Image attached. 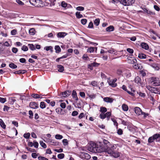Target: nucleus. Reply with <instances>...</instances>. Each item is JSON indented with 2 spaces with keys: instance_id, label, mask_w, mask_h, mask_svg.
<instances>
[{
  "instance_id": "1",
  "label": "nucleus",
  "mask_w": 160,
  "mask_h": 160,
  "mask_svg": "<svg viewBox=\"0 0 160 160\" xmlns=\"http://www.w3.org/2000/svg\"><path fill=\"white\" fill-rule=\"evenodd\" d=\"M102 146L91 142L88 146V150L93 153H99L102 152Z\"/></svg>"
},
{
  "instance_id": "2",
  "label": "nucleus",
  "mask_w": 160,
  "mask_h": 160,
  "mask_svg": "<svg viewBox=\"0 0 160 160\" xmlns=\"http://www.w3.org/2000/svg\"><path fill=\"white\" fill-rule=\"evenodd\" d=\"M29 2L32 5L37 7H42L47 5L40 0H29Z\"/></svg>"
},
{
  "instance_id": "3",
  "label": "nucleus",
  "mask_w": 160,
  "mask_h": 160,
  "mask_svg": "<svg viewBox=\"0 0 160 160\" xmlns=\"http://www.w3.org/2000/svg\"><path fill=\"white\" fill-rule=\"evenodd\" d=\"M107 148L105 146V147L102 148V152H107L108 154L111 155L112 153H113V152L114 151H115V149L116 148V145H111L110 146H108L107 147V146H106Z\"/></svg>"
},
{
  "instance_id": "4",
  "label": "nucleus",
  "mask_w": 160,
  "mask_h": 160,
  "mask_svg": "<svg viewBox=\"0 0 160 160\" xmlns=\"http://www.w3.org/2000/svg\"><path fill=\"white\" fill-rule=\"evenodd\" d=\"M134 110L135 113L138 116H142V117L145 118L147 116L149 115L148 113L142 112L141 108L138 107H135L134 108Z\"/></svg>"
},
{
  "instance_id": "5",
  "label": "nucleus",
  "mask_w": 160,
  "mask_h": 160,
  "mask_svg": "<svg viewBox=\"0 0 160 160\" xmlns=\"http://www.w3.org/2000/svg\"><path fill=\"white\" fill-rule=\"evenodd\" d=\"M150 81L151 84L153 86H157L160 84V82L158 78L152 77L150 79Z\"/></svg>"
},
{
  "instance_id": "6",
  "label": "nucleus",
  "mask_w": 160,
  "mask_h": 160,
  "mask_svg": "<svg viewBox=\"0 0 160 160\" xmlns=\"http://www.w3.org/2000/svg\"><path fill=\"white\" fill-rule=\"evenodd\" d=\"M117 80V79L116 78H115L113 79H112L108 81L110 85L112 87H115L117 86V83H115Z\"/></svg>"
},
{
  "instance_id": "7",
  "label": "nucleus",
  "mask_w": 160,
  "mask_h": 160,
  "mask_svg": "<svg viewBox=\"0 0 160 160\" xmlns=\"http://www.w3.org/2000/svg\"><path fill=\"white\" fill-rule=\"evenodd\" d=\"M135 2V0H125L123 5L128 6L132 5Z\"/></svg>"
},
{
  "instance_id": "8",
  "label": "nucleus",
  "mask_w": 160,
  "mask_h": 160,
  "mask_svg": "<svg viewBox=\"0 0 160 160\" xmlns=\"http://www.w3.org/2000/svg\"><path fill=\"white\" fill-rule=\"evenodd\" d=\"M81 155L82 158L86 159H89L91 158L90 155L88 153L85 152H81Z\"/></svg>"
},
{
  "instance_id": "9",
  "label": "nucleus",
  "mask_w": 160,
  "mask_h": 160,
  "mask_svg": "<svg viewBox=\"0 0 160 160\" xmlns=\"http://www.w3.org/2000/svg\"><path fill=\"white\" fill-rule=\"evenodd\" d=\"M67 34V33L65 32H61L58 33L57 36L58 38H63Z\"/></svg>"
},
{
  "instance_id": "10",
  "label": "nucleus",
  "mask_w": 160,
  "mask_h": 160,
  "mask_svg": "<svg viewBox=\"0 0 160 160\" xmlns=\"http://www.w3.org/2000/svg\"><path fill=\"white\" fill-rule=\"evenodd\" d=\"M154 140L156 142H159L160 141V134H156L153 136Z\"/></svg>"
},
{
  "instance_id": "11",
  "label": "nucleus",
  "mask_w": 160,
  "mask_h": 160,
  "mask_svg": "<svg viewBox=\"0 0 160 160\" xmlns=\"http://www.w3.org/2000/svg\"><path fill=\"white\" fill-rule=\"evenodd\" d=\"M71 93V92L69 91L63 92L62 93V96L64 98L67 97Z\"/></svg>"
},
{
  "instance_id": "12",
  "label": "nucleus",
  "mask_w": 160,
  "mask_h": 160,
  "mask_svg": "<svg viewBox=\"0 0 160 160\" xmlns=\"http://www.w3.org/2000/svg\"><path fill=\"white\" fill-rule=\"evenodd\" d=\"M103 100L107 102L111 103L113 101V99L110 98L106 97L103 98Z\"/></svg>"
},
{
  "instance_id": "13",
  "label": "nucleus",
  "mask_w": 160,
  "mask_h": 160,
  "mask_svg": "<svg viewBox=\"0 0 160 160\" xmlns=\"http://www.w3.org/2000/svg\"><path fill=\"white\" fill-rule=\"evenodd\" d=\"M111 156L115 158H117L120 156L119 153L117 151H114L113 153L111 154Z\"/></svg>"
},
{
  "instance_id": "14",
  "label": "nucleus",
  "mask_w": 160,
  "mask_h": 160,
  "mask_svg": "<svg viewBox=\"0 0 160 160\" xmlns=\"http://www.w3.org/2000/svg\"><path fill=\"white\" fill-rule=\"evenodd\" d=\"M30 106L31 108H38L37 103L35 102H31L30 103Z\"/></svg>"
},
{
  "instance_id": "15",
  "label": "nucleus",
  "mask_w": 160,
  "mask_h": 160,
  "mask_svg": "<svg viewBox=\"0 0 160 160\" xmlns=\"http://www.w3.org/2000/svg\"><path fill=\"white\" fill-rule=\"evenodd\" d=\"M61 6L63 8H66L67 7H72L69 4H68L67 3L65 2L64 1H62L61 3Z\"/></svg>"
},
{
  "instance_id": "16",
  "label": "nucleus",
  "mask_w": 160,
  "mask_h": 160,
  "mask_svg": "<svg viewBox=\"0 0 160 160\" xmlns=\"http://www.w3.org/2000/svg\"><path fill=\"white\" fill-rule=\"evenodd\" d=\"M72 95L73 98L76 101H78V98L77 96V93L75 91H73L72 92Z\"/></svg>"
},
{
  "instance_id": "17",
  "label": "nucleus",
  "mask_w": 160,
  "mask_h": 160,
  "mask_svg": "<svg viewBox=\"0 0 160 160\" xmlns=\"http://www.w3.org/2000/svg\"><path fill=\"white\" fill-rule=\"evenodd\" d=\"M44 96V95H42L41 94L40 95H39L37 94H33L32 95V96L35 98H42V96Z\"/></svg>"
},
{
  "instance_id": "18",
  "label": "nucleus",
  "mask_w": 160,
  "mask_h": 160,
  "mask_svg": "<svg viewBox=\"0 0 160 160\" xmlns=\"http://www.w3.org/2000/svg\"><path fill=\"white\" fill-rule=\"evenodd\" d=\"M141 46L142 48H144L146 50H148L149 48V46L148 45L147 43L144 42L142 43Z\"/></svg>"
},
{
  "instance_id": "19",
  "label": "nucleus",
  "mask_w": 160,
  "mask_h": 160,
  "mask_svg": "<svg viewBox=\"0 0 160 160\" xmlns=\"http://www.w3.org/2000/svg\"><path fill=\"white\" fill-rule=\"evenodd\" d=\"M114 30V27L113 26H110L107 28L106 31L107 32H110Z\"/></svg>"
},
{
  "instance_id": "20",
  "label": "nucleus",
  "mask_w": 160,
  "mask_h": 160,
  "mask_svg": "<svg viewBox=\"0 0 160 160\" xmlns=\"http://www.w3.org/2000/svg\"><path fill=\"white\" fill-rule=\"evenodd\" d=\"M134 81L136 83L138 84H140L141 80L140 77L138 76H137L134 79Z\"/></svg>"
},
{
  "instance_id": "21",
  "label": "nucleus",
  "mask_w": 160,
  "mask_h": 160,
  "mask_svg": "<svg viewBox=\"0 0 160 160\" xmlns=\"http://www.w3.org/2000/svg\"><path fill=\"white\" fill-rule=\"evenodd\" d=\"M96 50H97V48H95ZM94 50V48L93 47H90L87 50V52H88L91 53L93 52Z\"/></svg>"
},
{
  "instance_id": "22",
  "label": "nucleus",
  "mask_w": 160,
  "mask_h": 160,
  "mask_svg": "<svg viewBox=\"0 0 160 160\" xmlns=\"http://www.w3.org/2000/svg\"><path fill=\"white\" fill-rule=\"evenodd\" d=\"M50 144L53 146H58L59 145V142L53 140L50 142Z\"/></svg>"
},
{
  "instance_id": "23",
  "label": "nucleus",
  "mask_w": 160,
  "mask_h": 160,
  "mask_svg": "<svg viewBox=\"0 0 160 160\" xmlns=\"http://www.w3.org/2000/svg\"><path fill=\"white\" fill-rule=\"evenodd\" d=\"M35 33V30L34 28H31L29 30V33L31 35H33Z\"/></svg>"
},
{
  "instance_id": "24",
  "label": "nucleus",
  "mask_w": 160,
  "mask_h": 160,
  "mask_svg": "<svg viewBox=\"0 0 160 160\" xmlns=\"http://www.w3.org/2000/svg\"><path fill=\"white\" fill-rule=\"evenodd\" d=\"M58 71L59 72H62L64 70V67L61 65H58L57 66Z\"/></svg>"
},
{
  "instance_id": "25",
  "label": "nucleus",
  "mask_w": 160,
  "mask_h": 160,
  "mask_svg": "<svg viewBox=\"0 0 160 160\" xmlns=\"http://www.w3.org/2000/svg\"><path fill=\"white\" fill-rule=\"evenodd\" d=\"M138 57L141 59H145L146 58V55L144 54L141 53L139 54Z\"/></svg>"
},
{
  "instance_id": "26",
  "label": "nucleus",
  "mask_w": 160,
  "mask_h": 160,
  "mask_svg": "<svg viewBox=\"0 0 160 160\" xmlns=\"http://www.w3.org/2000/svg\"><path fill=\"white\" fill-rule=\"evenodd\" d=\"M0 125L1 126L3 129L5 128L6 126V125H5L3 120L1 119H0Z\"/></svg>"
},
{
  "instance_id": "27",
  "label": "nucleus",
  "mask_w": 160,
  "mask_h": 160,
  "mask_svg": "<svg viewBox=\"0 0 160 160\" xmlns=\"http://www.w3.org/2000/svg\"><path fill=\"white\" fill-rule=\"evenodd\" d=\"M55 49L56 50V52L57 53H59L61 52V49L59 46H56L55 47Z\"/></svg>"
},
{
  "instance_id": "28",
  "label": "nucleus",
  "mask_w": 160,
  "mask_h": 160,
  "mask_svg": "<svg viewBox=\"0 0 160 160\" xmlns=\"http://www.w3.org/2000/svg\"><path fill=\"white\" fill-rule=\"evenodd\" d=\"M122 110L124 111H127L128 110V106L125 104H123L122 105Z\"/></svg>"
},
{
  "instance_id": "29",
  "label": "nucleus",
  "mask_w": 160,
  "mask_h": 160,
  "mask_svg": "<svg viewBox=\"0 0 160 160\" xmlns=\"http://www.w3.org/2000/svg\"><path fill=\"white\" fill-rule=\"evenodd\" d=\"M25 71L24 70H18V71H16L14 72V73L15 74H21V73L23 74V73H25Z\"/></svg>"
},
{
  "instance_id": "30",
  "label": "nucleus",
  "mask_w": 160,
  "mask_h": 160,
  "mask_svg": "<svg viewBox=\"0 0 160 160\" xmlns=\"http://www.w3.org/2000/svg\"><path fill=\"white\" fill-rule=\"evenodd\" d=\"M152 66L155 70H158L159 69V67L157 64H154L152 65Z\"/></svg>"
},
{
  "instance_id": "31",
  "label": "nucleus",
  "mask_w": 160,
  "mask_h": 160,
  "mask_svg": "<svg viewBox=\"0 0 160 160\" xmlns=\"http://www.w3.org/2000/svg\"><path fill=\"white\" fill-rule=\"evenodd\" d=\"M146 12L147 14H149L151 15H155V13L151 11V10L146 9Z\"/></svg>"
},
{
  "instance_id": "32",
  "label": "nucleus",
  "mask_w": 160,
  "mask_h": 160,
  "mask_svg": "<svg viewBox=\"0 0 160 160\" xmlns=\"http://www.w3.org/2000/svg\"><path fill=\"white\" fill-rule=\"evenodd\" d=\"M76 17L78 18H80L83 17L82 15L80 14V12H77L76 13Z\"/></svg>"
},
{
  "instance_id": "33",
  "label": "nucleus",
  "mask_w": 160,
  "mask_h": 160,
  "mask_svg": "<svg viewBox=\"0 0 160 160\" xmlns=\"http://www.w3.org/2000/svg\"><path fill=\"white\" fill-rule=\"evenodd\" d=\"M55 137L56 139L60 140L62 139L63 137L61 135L57 134L55 135Z\"/></svg>"
},
{
  "instance_id": "34",
  "label": "nucleus",
  "mask_w": 160,
  "mask_h": 160,
  "mask_svg": "<svg viewBox=\"0 0 160 160\" xmlns=\"http://www.w3.org/2000/svg\"><path fill=\"white\" fill-rule=\"evenodd\" d=\"M9 66L10 68L13 69L16 68L17 67V66L16 65H15L14 63H10L9 64Z\"/></svg>"
},
{
  "instance_id": "35",
  "label": "nucleus",
  "mask_w": 160,
  "mask_h": 160,
  "mask_svg": "<svg viewBox=\"0 0 160 160\" xmlns=\"http://www.w3.org/2000/svg\"><path fill=\"white\" fill-rule=\"evenodd\" d=\"M103 142L105 144L104 146L103 147L102 146V147H103V148L105 147V146H106L107 145V147H108V146H109L108 145H110L109 142L106 140H104ZM106 147L107 148V147L106 146Z\"/></svg>"
},
{
  "instance_id": "36",
  "label": "nucleus",
  "mask_w": 160,
  "mask_h": 160,
  "mask_svg": "<svg viewBox=\"0 0 160 160\" xmlns=\"http://www.w3.org/2000/svg\"><path fill=\"white\" fill-rule=\"evenodd\" d=\"M100 23V20L99 19H96L95 20L94 22V24L96 25V26H98L99 25Z\"/></svg>"
},
{
  "instance_id": "37",
  "label": "nucleus",
  "mask_w": 160,
  "mask_h": 160,
  "mask_svg": "<svg viewBox=\"0 0 160 160\" xmlns=\"http://www.w3.org/2000/svg\"><path fill=\"white\" fill-rule=\"evenodd\" d=\"M52 47L51 46H47L45 47L44 48V49L46 50L47 51H48L49 50L51 51V52L52 51Z\"/></svg>"
},
{
  "instance_id": "38",
  "label": "nucleus",
  "mask_w": 160,
  "mask_h": 160,
  "mask_svg": "<svg viewBox=\"0 0 160 160\" xmlns=\"http://www.w3.org/2000/svg\"><path fill=\"white\" fill-rule=\"evenodd\" d=\"M41 146L43 148H47V145L46 144L43 142V141H40L39 142Z\"/></svg>"
},
{
  "instance_id": "39",
  "label": "nucleus",
  "mask_w": 160,
  "mask_h": 160,
  "mask_svg": "<svg viewBox=\"0 0 160 160\" xmlns=\"http://www.w3.org/2000/svg\"><path fill=\"white\" fill-rule=\"evenodd\" d=\"M40 107L42 109L45 108V103L44 102H40Z\"/></svg>"
},
{
  "instance_id": "40",
  "label": "nucleus",
  "mask_w": 160,
  "mask_h": 160,
  "mask_svg": "<svg viewBox=\"0 0 160 160\" xmlns=\"http://www.w3.org/2000/svg\"><path fill=\"white\" fill-rule=\"evenodd\" d=\"M115 51L114 49L111 48V49L106 51L105 53H107V52H108L112 54H113L114 53Z\"/></svg>"
},
{
  "instance_id": "41",
  "label": "nucleus",
  "mask_w": 160,
  "mask_h": 160,
  "mask_svg": "<svg viewBox=\"0 0 160 160\" xmlns=\"http://www.w3.org/2000/svg\"><path fill=\"white\" fill-rule=\"evenodd\" d=\"M29 48L32 50H34L35 49V48L34 45L32 44H28Z\"/></svg>"
},
{
  "instance_id": "42",
  "label": "nucleus",
  "mask_w": 160,
  "mask_h": 160,
  "mask_svg": "<svg viewBox=\"0 0 160 160\" xmlns=\"http://www.w3.org/2000/svg\"><path fill=\"white\" fill-rule=\"evenodd\" d=\"M107 111V108L105 107H101L100 108V111L101 112V113H103L106 112Z\"/></svg>"
},
{
  "instance_id": "43",
  "label": "nucleus",
  "mask_w": 160,
  "mask_h": 160,
  "mask_svg": "<svg viewBox=\"0 0 160 160\" xmlns=\"http://www.w3.org/2000/svg\"><path fill=\"white\" fill-rule=\"evenodd\" d=\"M154 140V139L153 136L149 137L148 139V142L149 143H151Z\"/></svg>"
},
{
  "instance_id": "44",
  "label": "nucleus",
  "mask_w": 160,
  "mask_h": 160,
  "mask_svg": "<svg viewBox=\"0 0 160 160\" xmlns=\"http://www.w3.org/2000/svg\"><path fill=\"white\" fill-rule=\"evenodd\" d=\"M30 135V134L29 132H28L26 133H25L23 135L24 137L26 139H28L29 138Z\"/></svg>"
},
{
  "instance_id": "45",
  "label": "nucleus",
  "mask_w": 160,
  "mask_h": 160,
  "mask_svg": "<svg viewBox=\"0 0 160 160\" xmlns=\"http://www.w3.org/2000/svg\"><path fill=\"white\" fill-rule=\"evenodd\" d=\"M56 112L58 114H62L61 112L62 109L60 108H57L56 110Z\"/></svg>"
},
{
  "instance_id": "46",
  "label": "nucleus",
  "mask_w": 160,
  "mask_h": 160,
  "mask_svg": "<svg viewBox=\"0 0 160 160\" xmlns=\"http://www.w3.org/2000/svg\"><path fill=\"white\" fill-rule=\"evenodd\" d=\"M64 154L63 153L59 154L58 155V158L60 159H62L64 158Z\"/></svg>"
},
{
  "instance_id": "47",
  "label": "nucleus",
  "mask_w": 160,
  "mask_h": 160,
  "mask_svg": "<svg viewBox=\"0 0 160 160\" xmlns=\"http://www.w3.org/2000/svg\"><path fill=\"white\" fill-rule=\"evenodd\" d=\"M99 117L101 119H103L106 118L105 114L103 113H101L99 115Z\"/></svg>"
},
{
  "instance_id": "48",
  "label": "nucleus",
  "mask_w": 160,
  "mask_h": 160,
  "mask_svg": "<svg viewBox=\"0 0 160 160\" xmlns=\"http://www.w3.org/2000/svg\"><path fill=\"white\" fill-rule=\"evenodd\" d=\"M62 142L64 146H66L68 144V141L67 139H63Z\"/></svg>"
},
{
  "instance_id": "49",
  "label": "nucleus",
  "mask_w": 160,
  "mask_h": 160,
  "mask_svg": "<svg viewBox=\"0 0 160 160\" xmlns=\"http://www.w3.org/2000/svg\"><path fill=\"white\" fill-rule=\"evenodd\" d=\"M38 158L39 160H48V158L41 156L38 157Z\"/></svg>"
},
{
  "instance_id": "50",
  "label": "nucleus",
  "mask_w": 160,
  "mask_h": 160,
  "mask_svg": "<svg viewBox=\"0 0 160 160\" xmlns=\"http://www.w3.org/2000/svg\"><path fill=\"white\" fill-rule=\"evenodd\" d=\"M76 10L78 11H83L84 10V8L81 7V6H79L77 7L76 8Z\"/></svg>"
},
{
  "instance_id": "51",
  "label": "nucleus",
  "mask_w": 160,
  "mask_h": 160,
  "mask_svg": "<svg viewBox=\"0 0 160 160\" xmlns=\"http://www.w3.org/2000/svg\"><path fill=\"white\" fill-rule=\"evenodd\" d=\"M22 50L24 51H26L28 50V48L27 46L23 45L22 48Z\"/></svg>"
},
{
  "instance_id": "52",
  "label": "nucleus",
  "mask_w": 160,
  "mask_h": 160,
  "mask_svg": "<svg viewBox=\"0 0 160 160\" xmlns=\"http://www.w3.org/2000/svg\"><path fill=\"white\" fill-rule=\"evenodd\" d=\"M127 51L128 52L131 54H132L133 53L134 51L133 49L130 48H128L127 49Z\"/></svg>"
},
{
  "instance_id": "53",
  "label": "nucleus",
  "mask_w": 160,
  "mask_h": 160,
  "mask_svg": "<svg viewBox=\"0 0 160 160\" xmlns=\"http://www.w3.org/2000/svg\"><path fill=\"white\" fill-rule=\"evenodd\" d=\"M16 2L19 5L22 6L24 5V3L20 0H16Z\"/></svg>"
},
{
  "instance_id": "54",
  "label": "nucleus",
  "mask_w": 160,
  "mask_h": 160,
  "mask_svg": "<svg viewBox=\"0 0 160 160\" xmlns=\"http://www.w3.org/2000/svg\"><path fill=\"white\" fill-rule=\"evenodd\" d=\"M6 101V99L5 98L0 97V102L2 103H4Z\"/></svg>"
},
{
  "instance_id": "55",
  "label": "nucleus",
  "mask_w": 160,
  "mask_h": 160,
  "mask_svg": "<svg viewBox=\"0 0 160 160\" xmlns=\"http://www.w3.org/2000/svg\"><path fill=\"white\" fill-rule=\"evenodd\" d=\"M87 22V20L86 19H82L81 20V22L83 25L85 24Z\"/></svg>"
},
{
  "instance_id": "56",
  "label": "nucleus",
  "mask_w": 160,
  "mask_h": 160,
  "mask_svg": "<svg viewBox=\"0 0 160 160\" xmlns=\"http://www.w3.org/2000/svg\"><path fill=\"white\" fill-rule=\"evenodd\" d=\"M17 30L15 29H13L11 31V33L12 35H14L16 34Z\"/></svg>"
},
{
  "instance_id": "57",
  "label": "nucleus",
  "mask_w": 160,
  "mask_h": 160,
  "mask_svg": "<svg viewBox=\"0 0 160 160\" xmlns=\"http://www.w3.org/2000/svg\"><path fill=\"white\" fill-rule=\"evenodd\" d=\"M137 93L141 97H144L145 96V94L141 92H137Z\"/></svg>"
},
{
  "instance_id": "58",
  "label": "nucleus",
  "mask_w": 160,
  "mask_h": 160,
  "mask_svg": "<svg viewBox=\"0 0 160 160\" xmlns=\"http://www.w3.org/2000/svg\"><path fill=\"white\" fill-rule=\"evenodd\" d=\"M111 120L113 121V122L114 123V125L115 126L117 127L118 126V123L113 118H112Z\"/></svg>"
},
{
  "instance_id": "59",
  "label": "nucleus",
  "mask_w": 160,
  "mask_h": 160,
  "mask_svg": "<svg viewBox=\"0 0 160 160\" xmlns=\"http://www.w3.org/2000/svg\"><path fill=\"white\" fill-rule=\"evenodd\" d=\"M91 84L94 87H96L97 86V82L95 81H93L91 82Z\"/></svg>"
},
{
  "instance_id": "60",
  "label": "nucleus",
  "mask_w": 160,
  "mask_h": 160,
  "mask_svg": "<svg viewBox=\"0 0 160 160\" xmlns=\"http://www.w3.org/2000/svg\"><path fill=\"white\" fill-rule=\"evenodd\" d=\"M29 114L30 115L29 118H32L33 116V113L32 112L31 110H30L29 111Z\"/></svg>"
},
{
  "instance_id": "61",
  "label": "nucleus",
  "mask_w": 160,
  "mask_h": 160,
  "mask_svg": "<svg viewBox=\"0 0 160 160\" xmlns=\"http://www.w3.org/2000/svg\"><path fill=\"white\" fill-rule=\"evenodd\" d=\"M33 146L35 148H38V143L36 142V141H34L33 143Z\"/></svg>"
},
{
  "instance_id": "62",
  "label": "nucleus",
  "mask_w": 160,
  "mask_h": 160,
  "mask_svg": "<svg viewBox=\"0 0 160 160\" xmlns=\"http://www.w3.org/2000/svg\"><path fill=\"white\" fill-rule=\"evenodd\" d=\"M105 114L106 117H107V118H108V117H109L111 115V112H107Z\"/></svg>"
},
{
  "instance_id": "63",
  "label": "nucleus",
  "mask_w": 160,
  "mask_h": 160,
  "mask_svg": "<svg viewBox=\"0 0 160 160\" xmlns=\"http://www.w3.org/2000/svg\"><path fill=\"white\" fill-rule=\"evenodd\" d=\"M81 97L83 98H84L85 97V93L83 92H80L79 93Z\"/></svg>"
},
{
  "instance_id": "64",
  "label": "nucleus",
  "mask_w": 160,
  "mask_h": 160,
  "mask_svg": "<svg viewBox=\"0 0 160 160\" xmlns=\"http://www.w3.org/2000/svg\"><path fill=\"white\" fill-rule=\"evenodd\" d=\"M117 133L119 135H121L122 134V131L121 129H119L118 130Z\"/></svg>"
}]
</instances>
